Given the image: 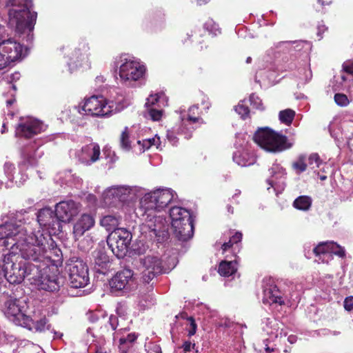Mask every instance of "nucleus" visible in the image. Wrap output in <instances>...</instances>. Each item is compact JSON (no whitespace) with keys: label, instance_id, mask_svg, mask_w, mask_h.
<instances>
[{"label":"nucleus","instance_id":"obj_1","mask_svg":"<svg viewBox=\"0 0 353 353\" xmlns=\"http://www.w3.org/2000/svg\"><path fill=\"white\" fill-rule=\"evenodd\" d=\"M0 242L8 250L0 257L4 262V278L12 284L20 283L25 277L39 272V268L31 263H17V254L34 262H46L52 254L59 255L60 249L55 248L49 235L38 231L34 232L29 225L19 223L17 220L6 221L0 225Z\"/></svg>","mask_w":353,"mask_h":353},{"label":"nucleus","instance_id":"obj_2","mask_svg":"<svg viewBox=\"0 0 353 353\" xmlns=\"http://www.w3.org/2000/svg\"><path fill=\"white\" fill-rule=\"evenodd\" d=\"M174 191L170 188H159L149 192H143L139 207L136 210L141 216L144 223L141 225L142 233H149L162 239L167 237L165 220L155 214L156 211L163 210L174 199Z\"/></svg>","mask_w":353,"mask_h":353},{"label":"nucleus","instance_id":"obj_3","mask_svg":"<svg viewBox=\"0 0 353 353\" xmlns=\"http://www.w3.org/2000/svg\"><path fill=\"white\" fill-rule=\"evenodd\" d=\"M111 94L109 100L103 96H92L78 106H74V110L82 116L110 117L121 111L128 104L119 89H114Z\"/></svg>","mask_w":353,"mask_h":353},{"label":"nucleus","instance_id":"obj_4","mask_svg":"<svg viewBox=\"0 0 353 353\" xmlns=\"http://www.w3.org/2000/svg\"><path fill=\"white\" fill-rule=\"evenodd\" d=\"M111 68L117 81L126 87H134L146 73L145 65L129 54H120L113 58Z\"/></svg>","mask_w":353,"mask_h":353},{"label":"nucleus","instance_id":"obj_5","mask_svg":"<svg viewBox=\"0 0 353 353\" xmlns=\"http://www.w3.org/2000/svg\"><path fill=\"white\" fill-rule=\"evenodd\" d=\"M6 6L10 7L8 10L9 27L19 34L28 32L30 39L37 19V13L30 11L31 0H8Z\"/></svg>","mask_w":353,"mask_h":353},{"label":"nucleus","instance_id":"obj_6","mask_svg":"<svg viewBox=\"0 0 353 353\" xmlns=\"http://www.w3.org/2000/svg\"><path fill=\"white\" fill-rule=\"evenodd\" d=\"M254 142L265 151L281 152L290 148L292 143L286 136L277 133L269 128H259L254 135Z\"/></svg>","mask_w":353,"mask_h":353},{"label":"nucleus","instance_id":"obj_7","mask_svg":"<svg viewBox=\"0 0 353 353\" xmlns=\"http://www.w3.org/2000/svg\"><path fill=\"white\" fill-rule=\"evenodd\" d=\"M13 220H17V222L21 223L23 225H29L32 230L37 233L39 231L43 234L49 235L50 239L53 242V239L51 237L52 234H57L61 232L62 225L59 221V219L56 214V212L53 211L50 208H44L41 209L37 213V221L41 227L44 228L46 230H48V232H44L43 230L40 229L34 230L32 227L28 223L27 224L24 221V219L21 217V214H16L14 216H12L9 219L8 221H12ZM55 248H58L54 243Z\"/></svg>","mask_w":353,"mask_h":353},{"label":"nucleus","instance_id":"obj_8","mask_svg":"<svg viewBox=\"0 0 353 353\" xmlns=\"http://www.w3.org/2000/svg\"><path fill=\"white\" fill-rule=\"evenodd\" d=\"M171 225L176 237L182 241L193 236L194 225L190 212L185 208L174 206L170 210Z\"/></svg>","mask_w":353,"mask_h":353},{"label":"nucleus","instance_id":"obj_9","mask_svg":"<svg viewBox=\"0 0 353 353\" xmlns=\"http://www.w3.org/2000/svg\"><path fill=\"white\" fill-rule=\"evenodd\" d=\"M263 330L268 336L261 343H259L256 350L258 353H278L274 343L277 339L285 336L284 325L274 318H267L263 321Z\"/></svg>","mask_w":353,"mask_h":353},{"label":"nucleus","instance_id":"obj_10","mask_svg":"<svg viewBox=\"0 0 353 353\" xmlns=\"http://www.w3.org/2000/svg\"><path fill=\"white\" fill-rule=\"evenodd\" d=\"M143 194V189L140 187L127 185H114L107 188L102 194L105 205H114L117 203L132 202Z\"/></svg>","mask_w":353,"mask_h":353},{"label":"nucleus","instance_id":"obj_11","mask_svg":"<svg viewBox=\"0 0 353 353\" xmlns=\"http://www.w3.org/2000/svg\"><path fill=\"white\" fill-rule=\"evenodd\" d=\"M333 254L343 258L345 256V250L333 241L321 242L312 248L308 247V250L305 248V256L311 259L314 256L315 262L318 263H328L332 260Z\"/></svg>","mask_w":353,"mask_h":353},{"label":"nucleus","instance_id":"obj_12","mask_svg":"<svg viewBox=\"0 0 353 353\" xmlns=\"http://www.w3.org/2000/svg\"><path fill=\"white\" fill-rule=\"evenodd\" d=\"M0 302L2 311L10 321L22 327L30 325L31 319L23 313L19 299L3 294Z\"/></svg>","mask_w":353,"mask_h":353},{"label":"nucleus","instance_id":"obj_13","mask_svg":"<svg viewBox=\"0 0 353 353\" xmlns=\"http://www.w3.org/2000/svg\"><path fill=\"white\" fill-rule=\"evenodd\" d=\"M60 254L61 252H59L58 256L52 254V256L50 260L46 262H39V265H36V266L39 268V272L37 274L35 273L34 276H32V278L38 277V285L41 290L50 292L58 291L63 284V278L59 276L54 273L50 274V269L48 268L49 263L56 261L53 259V256L59 257Z\"/></svg>","mask_w":353,"mask_h":353},{"label":"nucleus","instance_id":"obj_14","mask_svg":"<svg viewBox=\"0 0 353 353\" xmlns=\"http://www.w3.org/2000/svg\"><path fill=\"white\" fill-rule=\"evenodd\" d=\"M108 323L112 328L113 333V340L119 341L120 353H137L134 347V341L137 336L134 333L128 334L125 337L123 333L125 332L126 328L121 327L118 317L114 315H110Z\"/></svg>","mask_w":353,"mask_h":353},{"label":"nucleus","instance_id":"obj_15","mask_svg":"<svg viewBox=\"0 0 353 353\" xmlns=\"http://www.w3.org/2000/svg\"><path fill=\"white\" fill-rule=\"evenodd\" d=\"M132 234L125 228H117L108 236L107 243L113 254L118 258L125 256L132 241Z\"/></svg>","mask_w":353,"mask_h":353},{"label":"nucleus","instance_id":"obj_16","mask_svg":"<svg viewBox=\"0 0 353 353\" xmlns=\"http://www.w3.org/2000/svg\"><path fill=\"white\" fill-rule=\"evenodd\" d=\"M68 283L72 288L85 287L90 281L88 269L82 261H71L67 265Z\"/></svg>","mask_w":353,"mask_h":353},{"label":"nucleus","instance_id":"obj_17","mask_svg":"<svg viewBox=\"0 0 353 353\" xmlns=\"http://www.w3.org/2000/svg\"><path fill=\"white\" fill-rule=\"evenodd\" d=\"M234 145L236 150L233 153L232 158L235 163L241 167L250 166L255 163L256 156L251 151L245 140V135H236Z\"/></svg>","mask_w":353,"mask_h":353},{"label":"nucleus","instance_id":"obj_18","mask_svg":"<svg viewBox=\"0 0 353 353\" xmlns=\"http://www.w3.org/2000/svg\"><path fill=\"white\" fill-rule=\"evenodd\" d=\"M199 115V107L196 105L190 107L187 112L180 111L181 126L177 130L178 133L190 139L192 132L202 123Z\"/></svg>","mask_w":353,"mask_h":353},{"label":"nucleus","instance_id":"obj_19","mask_svg":"<svg viewBox=\"0 0 353 353\" xmlns=\"http://www.w3.org/2000/svg\"><path fill=\"white\" fill-rule=\"evenodd\" d=\"M142 279L149 283L157 275L165 272L162 260L158 255H147L140 259Z\"/></svg>","mask_w":353,"mask_h":353},{"label":"nucleus","instance_id":"obj_20","mask_svg":"<svg viewBox=\"0 0 353 353\" xmlns=\"http://www.w3.org/2000/svg\"><path fill=\"white\" fill-rule=\"evenodd\" d=\"M0 50L10 64L22 59L26 55V49L24 46L11 38L0 42Z\"/></svg>","mask_w":353,"mask_h":353},{"label":"nucleus","instance_id":"obj_21","mask_svg":"<svg viewBox=\"0 0 353 353\" xmlns=\"http://www.w3.org/2000/svg\"><path fill=\"white\" fill-rule=\"evenodd\" d=\"M45 125L41 121L32 117L22 118L16 128V135L30 138L46 130Z\"/></svg>","mask_w":353,"mask_h":353},{"label":"nucleus","instance_id":"obj_22","mask_svg":"<svg viewBox=\"0 0 353 353\" xmlns=\"http://www.w3.org/2000/svg\"><path fill=\"white\" fill-rule=\"evenodd\" d=\"M110 285L115 291L131 290L136 286L133 272L130 269L118 272L110 281Z\"/></svg>","mask_w":353,"mask_h":353},{"label":"nucleus","instance_id":"obj_23","mask_svg":"<svg viewBox=\"0 0 353 353\" xmlns=\"http://www.w3.org/2000/svg\"><path fill=\"white\" fill-rule=\"evenodd\" d=\"M80 205L72 200H65L55 205V212L60 223H70L80 212Z\"/></svg>","mask_w":353,"mask_h":353},{"label":"nucleus","instance_id":"obj_24","mask_svg":"<svg viewBox=\"0 0 353 353\" xmlns=\"http://www.w3.org/2000/svg\"><path fill=\"white\" fill-rule=\"evenodd\" d=\"M270 177L267 179L268 183L276 194L281 193L285 187L286 171L280 164L274 163L269 169Z\"/></svg>","mask_w":353,"mask_h":353},{"label":"nucleus","instance_id":"obj_25","mask_svg":"<svg viewBox=\"0 0 353 353\" xmlns=\"http://www.w3.org/2000/svg\"><path fill=\"white\" fill-rule=\"evenodd\" d=\"M100 154V147L96 143L86 145L75 152L77 160L85 165H90L97 161L99 159Z\"/></svg>","mask_w":353,"mask_h":353},{"label":"nucleus","instance_id":"obj_26","mask_svg":"<svg viewBox=\"0 0 353 353\" xmlns=\"http://www.w3.org/2000/svg\"><path fill=\"white\" fill-rule=\"evenodd\" d=\"M88 50V45L87 43H83L72 52L69 58V61L68 62V68L71 72L79 68L89 66Z\"/></svg>","mask_w":353,"mask_h":353},{"label":"nucleus","instance_id":"obj_27","mask_svg":"<svg viewBox=\"0 0 353 353\" xmlns=\"http://www.w3.org/2000/svg\"><path fill=\"white\" fill-rule=\"evenodd\" d=\"M95 224L94 216L89 213L81 214L73 225L72 234L76 240L81 237L85 232L92 229Z\"/></svg>","mask_w":353,"mask_h":353},{"label":"nucleus","instance_id":"obj_28","mask_svg":"<svg viewBox=\"0 0 353 353\" xmlns=\"http://www.w3.org/2000/svg\"><path fill=\"white\" fill-rule=\"evenodd\" d=\"M42 154L43 152L39 151V147L34 145L26 146L21 152L22 161L20 164L21 168L36 165L38 159Z\"/></svg>","mask_w":353,"mask_h":353},{"label":"nucleus","instance_id":"obj_29","mask_svg":"<svg viewBox=\"0 0 353 353\" xmlns=\"http://www.w3.org/2000/svg\"><path fill=\"white\" fill-rule=\"evenodd\" d=\"M263 294L262 300L265 304L279 303L282 305L285 303L281 292L273 283L263 285Z\"/></svg>","mask_w":353,"mask_h":353},{"label":"nucleus","instance_id":"obj_30","mask_svg":"<svg viewBox=\"0 0 353 353\" xmlns=\"http://www.w3.org/2000/svg\"><path fill=\"white\" fill-rule=\"evenodd\" d=\"M94 269L96 272L105 274L109 266V256L103 251L97 250L93 253Z\"/></svg>","mask_w":353,"mask_h":353},{"label":"nucleus","instance_id":"obj_31","mask_svg":"<svg viewBox=\"0 0 353 353\" xmlns=\"http://www.w3.org/2000/svg\"><path fill=\"white\" fill-rule=\"evenodd\" d=\"M232 261H223L220 263L219 266V273L221 276L225 277L232 276L234 278L237 274L238 264L236 259Z\"/></svg>","mask_w":353,"mask_h":353},{"label":"nucleus","instance_id":"obj_32","mask_svg":"<svg viewBox=\"0 0 353 353\" xmlns=\"http://www.w3.org/2000/svg\"><path fill=\"white\" fill-rule=\"evenodd\" d=\"M59 181L61 184H66L69 186H74L76 188H81L82 185V179L72 174L71 170H66L59 173Z\"/></svg>","mask_w":353,"mask_h":353},{"label":"nucleus","instance_id":"obj_33","mask_svg":"<svg viewBox=\"0 0 353 353\" xmlns=\"http://www.w3.org/2000/svg\"><path fill=\"white\" fill-rule=\"evenodd\" d=\"M293 43L291 41H280L275 43L273 46L267 50V55L270 59L276 58L281 52L291 53V48Z\"/></svg>","mask_w":353,"mask_h":353},{"label":"nucleus","instance_id":"obj_34","mask_svg":"<svg viewBox=\"0 0 353 353\" xmlns=\"http://www.w3.org/2000/svg\"><path fill=\"white\" fill-rule=\"evenodd\" d=\"M120 217L117 215H105L100 221V225L106 230H117L119 224Z\"/></svg>","mask_w":353,"mask_h":353},{"label":"nucleus","instance_id":"obj_35","mask_svg":"<svg viewBox=\"0 0 353 353\" xmlns=\"http://www.w3.org/2000/svg\"><path fill=\"white\" fill-rule=\"evenodd\" d=\"M167 105V98L164 93L159 92L154 94H150L148 98L145 103L147 107L157 105L158 107Z\"/></svg>","mask_w":353,"mask_h":353},{"label":"nucleus","instance_id":"obj_36","mask_svg":"<svg viewBox=\"0 0 353 353\" xmlns=\"http://www.w3.org/2000/svg\"><path fill=\"white\" fill-rule=\"evenodd\" d=\"M312 205V199L307 196H300L293 203V206L299 210L307 211Z\"/></svg>","mask_w":353,"mask_h":353},{"label":"nucleus","instance_id":"obj_37","mask_svg":"<svg viewBox=\"0 0 353 353\" xmlns=\"http://www.w3.org/2000/svg\"><path fill=\"white\" fill-rule=\"evenodd\" d=\"M120 146L125 151H130L131 149L134 150V145L132 146V141L130 139V134L128 127H125L122 132L120 138Z\"/></svg>","mask_w":353,"mask_h":353},{"label":"nucleus","instance_id":"obj_38","mask_svg":"<svg viewBox=\"0 0 353 353\" xmlns=\"http://www.w3.org/2000/svg\"><path fill=\"white\" fill-rule=\"evenodd\" d=\"M50 325L48 323V320L44 317L35 322H32L31 320L30 325L28 326L27 327H29L30 330L34 329L37 332H41L46 330H50Z\"/></svg>","mask_w":353,"mask_h":353},{"label":"nucleus","instance_id":"obj_39","mask_svg":"<svg viewBox=\"0 0 353 353\" xmlns=\"http://www.w3.org/2000/svg\"><path fill=\"white\" fill-rule=\"evenodd\" d=\"M295 116V112L292 109H285L280 111L279 118L282 123L290 125Z\"/></svg>","mask_w":353,"mask_h":353},{"label":"nucleus","instance_id":"obj_40","mask_svg":"<svg viewBox=\"0 0 353 353\" xmlns=\"http://www.w3.org/2000/svg\"><path fill=\"white\" fill-rule=\"evenodd\" d=\"M152 145H154V143H152V138L144 139L142 141H137V143L134 145V152L141 154Z\"/></svg>","mask_w":353,"mask_h":353},{"label":"nucleus","instance_id":"obj_41","mask_svg":"<svg viewBox=\"0 0 353 353\" xmlns=\"http://www.w3.org/2000/svg\"><path fill=\"white\" fill-rule=\"evenodd\" d=\"M343 128L345 131V136L347 140V144L349 148L352 150L353 143L352 142L353 139V121H348L344 123Z\"/></svg>","mask_w":353,"mask_h":353},{"label":"nucleus","instance_id":"obj_42","mask_svg":"<svg viewBox=\"0 0 353 353\" xmlns=\"http://www.w3.org/2000/svg\"><path fill=\"white\" fill-rule=\"evenodd\" d=\"M292 168L297 174L305 171L307 168L306 157L303 155L300 156L298 159L293 163Z\"/></svg>","mask_w":353,"mask_h":353},{"label":"nucleus","instance_id":"obj_43","mask_svg":"<svg viewBox=\"0 0 353 353\" xmlns=\"http://www.w3.org/2000/svg\"><path fill=\"white\" fill-rule=\"evenodd\" d=\"M234 110L243 119H246L250 113L245 100L241 101L239 104L235 106Z\"/></svg>","mask_w":353,"mask_h":353},{"label":"nucleus","instance_id":"obj_44","mask_svg":"<svg viewBox=\"0 0 353 353\" xmlns=\"http://www.w3.org/2000/svg\"><path fill=\"white\" fill-rule=\"evenodd\" d=\"M307 162L310 168L313 170L319 168L323 163L319 154L316 153L310 154L307 159Z\"/></svg>","mask_w":353,"mask_h":353},{"label":"nucleus","instance_id":"obj_45","mask_svg":"<svg viewBox=\"0 0 353 353\" xmlns=\"http://www.w3.org/2000/svg\"><path fill=\"white\" fill-rule=\"evenodd\" d=\"M334 101L341 107H345L349 105L350 100L347 97L342 93H336L334 95Z\"/></svg>","mask_w":353,"mask_h":353},{"label":"nucleus","instance_id":"obj_46","mask_svg":"<svg viewBox=\"0 0 353 353\" xmlns=\"http://www.w3.org/2000/svg\"><path fill=\"white\" fill-rule=\"evenodd\" d=\"M188 324L186 325V330L188 331V335L189 337L194 335L196 332L197 325L194 321V319L190 316L188 318Z\"/></svg>","mask_w":353,"mask_h":353},{"label":"nucleus","instance_id":"obj_47","mask_svg":"<svg viewBox=\"0 0 353 353\" xmlns=\"http://www.w3.org/2000/svg\"><path fill=\"white\" fill-rule=\"evenodd\" d=\"M250 105H252L254 108L258 109V110H263V104L261 99L254 94H252L250 96Z\"/></svg>","mask_w":353,"mask_h":353},{"label":"nucleus","instance_id":"obj_48","mask_svg":"<svg viewBox=\"0 0 353 353\" xmlns=\"http://www.w3.org/2000/svg\"><path fill=\"white\" fill-rule=\"evenodd\" d=\"M103 153L105 156V158L108 159V161L110 163H114L117 159V157H116L114 152L111 150L110 148L105 146L103 149Z\"/></svg>","mask_w":353,"mask_h":353},{"label":"nucleus","instance_id":"obj_49","mask_svg":"<svg viewBox=\"0 0 353 353\" xmlns=\"http://www.w3.org/2000/svg\"><path fill=\"white\" fill-rule=\"evenodd\" d=\"M16 86L14 85H12L10 86V90L8 93L5 94V97L10 96V98L6 99V104L8 108L12 105L15 102V93H16Z\"/></svg>","mask_w":353,"mask_h":353},{"label":"nucleus","instance_id":"obj_50","mask_svg":"<svg viewBox=\"0 0 353 353\" xmlns=\"http://www.w3.org/2000/svg\"><path fill=\"white\" fill-rule=\"evenodd\" d=\"M148 115L153 121H159L163 115V111L151 108H148Z\"/></svg>","mask_w":353,"mask_h":353},{"label":"nucleus","instance_id":"obj_51","mask_svg":"<svg viewBox=\"0 0 353 353\" xmlns=\"http://www.w3.org/2000/svg\"><path fill=\"white\" fill-rule=\"evenodd\" d=\"M15 170L14 165L10 162H6L4 164V172L7 177L12 181L14 179L13 172Z\"/></svg>","mask_w":353,"mask_h":353},{"label":"nucleus","instance_id":"obj_52","mask_svg":"<svg viewBox=\"0 0 353 353\" xmlns=\"http://www.w3.org/2000/svg\"><path fill=\"white\" fill-rule=\"evenodd\" d=\"M291 43H293L290 53L292 54L294 52L301 51L304 48V46L306 44V43L303 41H291Z\"/></svg>","mask_w":353,"mask_h":353},{"label":"nucleus","instance_id":"obj_53","mask_svg":"<svg viewBox=\"0 0 353 353\" xmlns=\"http://www.w3.org/2000/svg\"><path fill=\"white\" fill-rule=\"evenodd\" d=\"M205 27L207 30L210 31L214 34L216 35L221 32L219 28L217 25L215 24L212 21H209L205 24Z\"/></svg>","mask_w":353,"mask_h":353},{"label":"nucleus","instance_id":"obj_54","mask_svg":"<svg viewBox=\"0 0 353 353\" xmlns=\"http://www.w3.org/2000/svg\"><path fill=\"white\" fill-rule=\"evenodd\" d=\"M344 308L347 311L353 310V296H348L344 301Z\"/></svg>","mask_w":353,"mask_h":353},{"label":"nucleus","instance_id":"obj_55","mask_svg":"<svg viewBox=\"0 0 353 353\" xmlns=\"http://www.w3.org/2000/svg\"><path fill=\"white\" fill-rule=\"evenodd\" d=\"M343 70L350 74H353V62L347 61L343 64Z\"/></svg>","mask_w":353,"mask_h":353},{"label":"nucleus","instance_id":"obj_56","mask_svg":"<svg viewBox=\"0 0 353 353\" xmlns=\"http://www.w3.org/2000/svg\"><path fill=\"white\" fill-rule=\"evenodd\" d=\"M10 65L7 59L4 57L3 52L0 50V70L6 68Z\"/></svg>","mask_w":353,"mask_h":353},{"label":"nucleus","instance_id":"obj_57","mask_svg":"<svg viewBox=\"0 0 353 353\" xmlns=\"http://www.w3.org/2000/svg\"><path fill=\"white\" fill-rule=\"evenodd\" d=\"M167 138H168V141L171 143V144L173 145H174L178 141V139L176 137V136L174 134V132L173 130L168 131Z\"/></svg>","mask_w":353,"mask_h":353},{"label":"nucleus","instance_id":"obj_58","mask_svg":"<svg viewBox=\"0 0 353 353\" xmlns=\"http://www.w3.org/2000/svg\"><path fill=\"white\" fill-rule=\"evenodd\" d=\"M182 347L185 352H190L192 350L194 349L195 343H192L190 341H187L184 342Z\"/></svg>","mask_w":353,"mask_h":353},{"label":"nucleus","instance_id":"obj_59","mask_svg":"<svg viewBox=\"0 0 353 353\" xmlns=\"http://www.w3.org/2000/svg\"><path fill=\"white\" fill-rule=\"evenodd\" d=\"M152 143H154V145L156 146V148L159 150H161V143L160 137L158 135H155L154 137L152 138Z\"/></svg>","mask_w":353,"mask_h":353},{"label":"nucleus","instance_id":"obj_60","mask_svg":"<svg viewBox=\"0 0 353 353\" xmlns=\"http://www.w3.org/2000/svg\"><path fill=\"white\" fill-rule=\"evenodd\" d=\"M242 239V234L241 232H236L231 238L230 241H232V243H237L238 242L241 241Z\"/></svg>","mask_w":353,"mask_h":353},{"label":"nucleus","instance_id":"obj_61","mask_svg":"<svg viewBox=\"0 0 353 353\" xmlns=\"http://www.w3.org/2000/svg\"><path fill=\"white\" fill-rule=\"evenodd\" d=\"M20 73L19 72H15L10 75L8 81L10 82L17 81L20 79Z\"/></svg>","mask_w":353,"mask_h":353},{"label":"nucleus","instance_id":"obj_62","mask_svg":"<svg viewBox=\"0 0 353 353\" xmlns=\"http://www.w3.org/2000/svg\"><path fill=\"white\" fill-rule=\"evenodd\" d=\"M88 319L92 322H95L99 319L98 312H90L88 314Z\"/></svg>","mask_w":353,"mask_h":353},{"label":"nucleus","instance_id":"obj_63","mask_svg":"<svg viewBox=\"0 0 353 353\" xmlns=\"http://www.w3.org/2000/svg\"><path fill=\"white\" fill-rule=\"evenodd\" d=\"M234 243H232V241H230V240H229L228 242H225L222 245V250H223V252H225L226 250H228L229 248H230L232 247V245H233Z\"/></svg>","mask_w":353,"mask_h":353},{"label":"nucleus","instance_id":"obj_64","mask_svg":"<svg viewBox=\"0 0 353 353\" xmlns=\"http://www.w3.org/2000/svg\"><path fill=\"white\" fill-rule=\"evenodd\" d=\"M150 350L154 353H161V347L157 344L153 345Z\"/></svg>","mask_w":353,"mask_h":353}]
</instances>
